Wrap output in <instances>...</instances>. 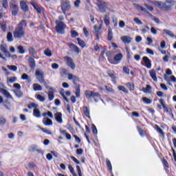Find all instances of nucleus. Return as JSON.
Here are the masks:
<instances>
[{
	"instance_id": "nucleus-41",
	"label": "nucleus",
	"mask_w": 176,
	"mask_h": 176,
	"mask_svg": "<svg viewBox=\"0 0 176 176\" xmlns=\"http://www.w3.org/2000/svg\"><path fill=\"white\" fill-rule=\"evenodd\" d=\"M1 3L4 9H8L9 8V3L8 0H1Z\"/></svg>"
},
{
	"instance_id": "nucleus-54",
	"label": "nucleus",
	"mask_w": 176,
	"mask_h": 176,
	"mask_svg": "<svg viewBox=\"0 0 176 176\" xmlns=\"http://www.w3.org/2000/svg\"><path fill=\"white\" fill-rule=\"evenodd\" d=\"M28 108H29V109H31L32 108H34V109H36V108H38V104L34 103V102H30L28 105Z\"/></svg>"
},
{
	"instance_id": "nucleus-5",
	"label": "nucleus",
	"mask_w": 176,
	"mask_h": 176,
	"mask_svg": "<svg viewBox=\"0 0 176 176\" xmlns=\"http://www.w3.org/2000/svg\"><path fill=\"white\" fill-rule=\"evenodd\" d=\"M10 8L11 9L12 16H14L16 17V16L19 14V12L20 10L19 5L16 3V1L14 0H11V2L10 3Z\"/></svg>"
},
{
	"instance_id": "nucleus-34",
	"label": "nucleus",
	"mask_w": 176,
	"mask_h": 176,
	"mask_svg": "<svg viewBox=\"0 0 176 176\" xmlns=\"http://www.w3.org/2000/svg\"><path fill=\"white\" fill-rule=\"evenodd\" d=\"M35 97L36 98V100H38V101H40L41 102H44V101H45L46 98H45V96L41 95V94H36Z\"/></svg>"
},
{
	"instance_id": "nucleus-38",
	"label": "nucleus",
	"mask_w": 176,
	"mask_h": 176,
	"mask_svg": "<svg viewBox=\"0 0 176 176\" xmlns=\"http://www.w3.org/2000/svg\"><path fill=\"white\" fill-rule=\"evenodd\" d=\"M94 30H95V34L96 35L97 39H100V30H101V28H98V26L95 25Z\"/></svg>"
},
{
	"instance_id": "nucleus-19",
	"label": "nucleus",
	"mask_w": 176,
	"mask_h": 176,
	"mask_svg": "<svg viewBox=\"0 0 176 176\" xmlns=\"http://www.w3.org/2000/svg\"><path fill=\"white\" fill-rule=\"evenodd\" d=\"M43 123L45 126H53V121L47 117L43 119Z\"/></svg>"
},
{
	"instance_id": "nucleus-1",
	"label": "nucleus",
	"mask_w": 176,
	"mask_h": 176,
	"mask_svg": "<svg viewBox=\"0 0 176 176\" xmlns=\"http://www.w3.org/2000/svg\"><path fill=\"white\" fill-rule=\"evenodd\" d=\"M25 27H27V21L23 19L15 28V30L13 32L14 39H21V38L25 36V29H24Z\"/></svg>"
},
{
	"instance_id": "nucleus-30",
	"label": "nucleus",
	"mask_w": 176,
	"mask_h": 176,
	"mask_svg": "<svg viewBox=\"0 0 176 176\" xmlns=\"http://www.w3.org/2000/svg\"><path fill=\"white\" fill-rule=\"evenodd\" d=\"M33 90L34 91H42V86L39 84L34 83L33 84Z\"/></svg>"
},
{
	"instance_id": "nucleus-46",
	"label": "nucleus",
	"mask_w": 176,
	"mask_h": 176,
	"mask_svg": "<svg viewBox=\"0 0 176 176\" xmlns=\"http://www.w3.org/2000/svg\"><path fill=\"white\" fill-rule=\"evenodd\" d=\"M142 100L144 104H152V100L146 97H143Z\"/></svg>"
},
{
	"instance_id": "nucleus-57",
	"label": "nucleus",
	"mask_w": 176,
	"mask_h": 176,
	"mask_svg": "<svg viewBox=\"0 0 176 176\" xmlns=\"http://www.w3.org/2000/svg\"><path fill=\"white\" fill-rule=\"evenodd\" d=\"M48 99L50 101H53V100H54V93H53V91H50L48 93Z\"/></svg>"
},
{
	"instance_id": "nucleus-18",
	"label": "nucleus",
	"mask_w": 176,
	"mask_h": 176,
	"mask_svg": "<svg viewBox=\"0 0 176 176\" xmlns=\"http://www.w3.org/2000/svg\"><path fill=\"white\" fill-rule=\"evenodd\" d=\"M28 63H29V67L32 68V69H35L36 67V63H35V59L32 57H30L28 59Z\"/></svg>"
},
{
	"instance_id": "nucleus-16",
	"label": "nucleus",
	"mask_w": 176,
	"mask_h": 176,
	"mask_svg": "<svg viewBox=\"0 0 176 176\" xmlns=\"http://www.w3.org/2000/svg\"><path fill=\"white\" fill-rule=\"evenodd\" d=\"M68 79L69 80H72L74 85H76V83H78V82L80 80V78L77 76L72 74H68Z\"/></svg>"
},
{
	"instance_id": "nucleus-2",
	"label": "nucleus",
	"mask_w": 176,
	"mask_h": 176,
	"mask_svg": "<svg viewBox=\"0 0 176 176\" xmlns=\"http://www.w3.org/2000/svg\"><path fill=\"white\" fill-rule=\"evenodd\" d=\"M154 4L157 6L161 10H166L167 12L171 10V8L175 6V1L174 0H166V1H155Z\"/></svg>"
},
{
	"instance_id": "nucleus-48",
	"label": "nucleus",
	"mask_w": 176,
	"mask_h": 176,
	"mask_svg": "<svg viewBox=\"0 0 176 176\" xmlns=\"http://www.w3.org/2000/svg\"><path fill=\"white\" fill-rule=\"evenodd\" d=\"M6 123V118L0 114V125L3 126Z\"/></svg>"
},
{
	"instance_id": "nucleus-21",
	"label": "nucleus",
	"mask_w": 176,
	"mask_h": 176,
	"mask_svg": "<svg viewBox=\"0 0 176 176\" xmlns=\"http://www.w3.org/2000/svg\"><path fill=\"white\" fill-rule=\"evenodd\" d=\"M132 38L130 37L129 36H124L121 37V41L124 43H131V41H132Z\"/></svg>"
},
{
	"instance_id": "nucleus-58",
	"label": "nucleus",
	"mask_w": 176,
	"mask_h": 176,
	"mask_svg": "<svg viewBox=\"0 0 176 176\" xmlns=\"http://www.w3.org/2000/svg\"><path fill=\"white\" fill-rule=\"evenodd\" d=\"M108 61L110 63V64H113V65H116L118 64V62L116 61L115 58H108Z\"/></svg>"
},
{
	"instance_id": "nucleus-61",
	"label": "nucleus",
	"mask_w": 176,
	"mask_h": 176,
	"mask_svg": "<svg viewBox=\"0 0 176 176\" xmlns=\"http://www.w3.org/2000/svg\"><path fill=\"white\" fill-rule=\"evenodd\" d=\"M71 34L72 38H76V36H79V34L75 30H71Z\"/></svg>"
},
{
	"instance_id": "nucleus-36",
	"label": "nucleus",
	"mask_w": 176,
	"mask_h": 176,
	"mask_svg": "<svg viewBox=\"0 0 176 176\" xmlns=\"http://www.w3.org/2000/svg\"><path fill=\"white\" fill-rule=\"evenodd\" d=\"M33 115L35 118H41V111L38 108L34 109L33 110Z\"/></svg>"
},
{
	"instance_id": "nucleus-50",
	"label": "nucleus",
	"mask_w": 176,
	"mask_h": 176,
	"mask_svg": "<svg viewBox=\"0 0 176 176\" xmlns=\"http://www.w3.org/2000/svg\"><path fill=\"white\" fill-rule=\"evenodd\" d=\"M112 23L113 24V28H116V27H118V18L115 16H112Z\"/></svg>"
},
{
	"instance_id": "nucleus-47",
	"label": "nucleus",
	"mask_w": 176,
	"mask_h": 176,
	"mask_svg": "<svg viewBox=\"0 0 176 176\" xmlns=\"http://www.w3.org/2000/svg\"><path fill=\"white\" fill-rule=\"evenodd\" d=\"M126 86L128 87V89H129V90L131 91H133L135 87H134V84L131 83V82H127L126 84Z\"/></svg>"
},
{
	"instance_id": "nucleus-7",
	"label": "nucleus",
	"mask_w": 176,
	"mask_h": 176,
	"mask_svg": "<svg viewBox=\"0 0 176 176\" xmlns=\"http://www.w3.org/2000/svg\"><path fill=\"white\" fill-rule=\"evenodd\" d=\"M85 97L86 98H97L100 97V93L98 92H94L93 91L90 90H86L85 91Z\"/></svg>"
},
{
	"instance_id": "nucleus-33",
	"label": "nucleus",
	"mask_w": 176,
	"mask_h": 176,
	"mask_svg": "<svg viewBox=\"0 0 176 176\" xmlns=\"http://www.w3.org/2000/svg\"><path fill=\"white\" fill-rule=\"evenodd\" d=\"M112 39H113V32H112V29L109 28L107 41H109L111 42Z\"/></svg>"
},
{
	"instance_id": "nucleus-31",
	"label": "nucleus",
	"mask_w": 176,
	"mask_h": 176,
	"mask_svg": "<svg viewBox=\"0 0 176 176\" xmlns=\"http://www.w3.org/2000/svg\"><path fill=\"white\" fill-rule=\"evenodd\" d=\"M60 134H63V135H65L67 140H71L72 137L71 136V134L67 133V130H60Z\"/></svg>"
},
{
	"instance_id": "nucleus-53",
	"label": "nucleus",
	"mask_w": 176,
	"mask_h": 176,
	"mask_svg": "<svg viewBox=\"0 0 176 176\" xmlns=\"http://www.w3.org/2000/svg\"><path fill=\"white\" fill-rule=\"evenodd\" d=\"M17 49L19 50V54H24V53H25V50H24V47L21 45L18 46Z\"/></svg>"
},
{
	"instance_id": "nucleus-8",
	"label": "nucleus",
	"mask_w": 176,
	"mask_h": 176,
	"mask_svg": "<svg viewBox=\"0 0 176 176\" xmlns=\"http://www.w3.org/2000/svg\"><path fill=\"white\" fill-rule=\"evenodd\" d=\"M64 60L65 61L67 67H69V68H71L72 69H75L76 65H75V63H74V60L72 59V58L69 56H65Z\"/></svg>"
},
{
	"instance_id": "nucleus-59",
	"label": "nucleus",
	"mask_w": 176,
	"mask_h": 176,
	"mask_svg": "<svg viewBox=\"0 0 176 176\" xmlns=\"http://www.w3.org/2000/svg\"><path fill=\"white\" fill-rule=\"evenodd\" d=\"M162 164H163L164 168H170L168 162H167V160H166V159L162 160Z\"/></svg>"
},
{
	"instance_id": "nucleus-35",
	"label": "nucleus",
	"mask_w": 176,
	"mask_h": 176,
	"mask_svg": "<svg viewBox=\"0 0 176 176\" xmlns=\"http://www.w3.org/2000/svg\"><path fill=\"white\" fill-rule=\"evenodd\" d=\"M137 130L140 135V137H144V135H145L146 134V131H145L144 130H142V128H140V126H137Z\"/></svg>"
},
{
	"instance_id": "nucleus-23",
	"label": "nucleus",
	"mask_w": 176,
	"mask_h": 176,
	"mask_svg": "<svg viewBox=\"0 0 176 176\" xmlns=\"http://www.w3.org/2000/svg\"><path fill=\"white\" fill-rule=\"evenodd\" d=\"M149 74L153 80H154V82H157V77H156V70L153 69L150 70Z\"/></svg>"
},
{
	"instance_id": "nucleus-60",
	"label": "nucleus",
	"mask_w": 176,
	"mask_h": 176,
	"mask_svg": "<svg viewBox=\"0 0 176 176\" xmlns=\"http://www.w3.org/2000/svg\"><path fill=\"white\" fill-rule=\"evenodd\" d=\"M29 54L30 56H36V51L33 48L29 49Z\"/></svg>"
},
{
	"instance_id": "nucleus-26",
	"label": "nucleus",
	"mask_w": 176,
	"mask_h": 176,
	"mask_svg": "<svg viewBox=\"0 0 176 176\" xmlns=\"http://www.w3.org/2000/svg\"><path fill=\"white\" fill-rule=\"evenodd\" d=\"M122 58L123 54H122V53H119L114 56V60H116V63H117V64H119V63L122 61Z\"/></svg>"
},
{
	"instance_id": "nucleus-32",
	"label": "nucleus",
	"mask_w": 176,
	"mask_h": 176,
	"mask_svg": "<svg viewBox=\"0 0 176 176\" xmlns=\"http://www.w3.org/2000/svg\"><path fill=\"white\" fill-rule=\"evenodd\" d=\"M142 91L144 93H151L152 91V87L150 85H147L146 87L142 88Z\"/></svg>"
},
{
	"instance_id": "nucleus-51",
	"label": "nucleus",
	"mask_w": 176,
	"mask_h": 176,
	"mask_svg": "<svg viewBox=\"0 0 176 176\" xmlns=\"http://www.w3.org/2000/svg\"><path fill=\"white\" fill-rule=\"evenodd\" d=\"M44 54L47 56V57H52V51L49 48H47L44 51Z\"/></svg>"
},
{
	"instance_id": "nucleus-25",
	"label": "nucleus",
	"mask_w": 176,
	"mask_h": 176,
	"mask_svg": "<svg viewBox=\"0 0 176 176\" xmlns=\"http://www.w3.org/2000/svg\"><path fill=\"white\" fill-rule=\"evenodd\" d=\"M1 93H2V94L6 97V98H13L12 95H10V93L5 89H1Z\"/></svg>"
},
{
	"instance_id": "nucleus-42",
	"label": "nucleus",
	"mask_w": 176,
	"mask_h": 176,
	"mask_svg": "<svg viewBox=\"0 0 176 176\" xmlns=\"http://www.w3.org/2000/svg\"><path fill=\"white\" fill-rule=\"evenodd\" d=\"M75 94L77 98L80 97V85H78V87H76Z\"/></svg>"
},
{
	"instance_id": "nucleus-13",
	"label": "nucleus",
	"mask_w": 176,
	"mask_h": 176,
	"mask_svg": "<svg viewBox=\"0 0 176 176\" xmlns=\"http://www.w3.org/2000/svg\"><path fill=\"white\" fill-rule=\"evenodd\" d=\"M142 60L145 64L146 68L151 69V68H152V61L149 59V58H148V56H143Z\"/></svg>"
},
{
	"instance_id": "nucleus-4",
	"label": "nucleus",
	"mask_w": 176,
	"mask_h": 176,
	"mask_svg": "<svg viewBox=\"0 0 176 176\" xmlns=\"http://www.w3.org/2000/svg\"><path fill=\"white\" fill-rule=\"evenodd\" d=\"M60 9L63 14H67V12L71 10V1L69 0H62L60 1Z\"/></svg>"
},
{
	"instance_id": "nucleus-24",
	"label": "nucleus",
	"mask_w": 176,
	"mask_h": 176,
	"mask_svg": "<svg viewBox=\"0 0 176 176\" xmlns=\"http://www.w3.org/2000/svg\"><path fill=\"white\" fill-rule=\"evenodd\" d=\"M85 130H86V132L85 133V137L86 138L87 142L89 144H91V142L90 141V139L89 138V135H87V133L90 134V128L87 125H85Z\"/></svg>"
},
{
	"instance_id": "nucleus-45",
	"label": "nucleus",
	"mask_w": 176,
	"mask_h": 176,
	"mask_svg": "<svg viewBox=\"0 0 176 176\" xmlns=\"http://www.w3.org/2000/svg\"><path fill=\"white\" fill-rule=\"evenodd\" d=\"M0 27L3 32H6V30H7L6 23L5 22L0 23Z\"/></svg>"
},
{
	"instance_id": "nucleus-3",
	"label": "nucleus",
	"mask_w": 176,
	"mask_h": 176,
	"mask_svg": "<svg viewBox=\"0 0 176 176\" xmlns=\"http://www.w3.org/2000/svg\"><path fill=\"white\" fill-rule=\"evenodd\" d=\"M56 25L55 26V30L57 34H60L61 35L65 34V28H67V25L63 21H55Z\"/></svg>"
},
{
	"instance_id": "nucleus-49",
	"label": "nucleus",
	"mask_w": 176,
	"mask_h": 176,
	"mask_svg": "<svg viewBox=\"0 0 176 176\" xmlns=\"http://www.w3.org/2000/svg\"><path fill=\"white\" fill-rule=\"evenodd\" d=\"M40 130H41V131H43V133H45V134H48V135H52V134L51 131H49L48 129H45V128L40 127Z\"/></svg>"
},
{
	"instance_id": "nucleus-62",
	"label": "nucleus",
	"mask_w": 176,
	"mask_h": 176,
	"mask_svg": "<svg viewBox=\"0 0 176 176\" xmlns=\"http://www.w3.org/2000/svg\"><path fill=\"white\" fill-rule=\"evenodd\" d=\"M91 129H92L93 134H97V133H98L97 127L96 126V125L94 124H92Z\"/></svg>"
},
{
	"instance_id": "nucleus-22",
	"label": "nucleus",
	"mask_w": 176,
	"mask_h": 176,
	"mask_svg": "<svg viewBox=\"0 0 176 176\" xmlns=\"http://www.w3.org/2000/svg\"><path fill=\"white\" fill-rule=\"evenodd\" d=\"M82 108L85 116H86V118H88V119H91V117L90 116V109H89V107L85 106Z\"/></svg>"
},
{
	"instance_id": "nucleus-40",
	"label": "nucleus",
	"mask_w": 176,
	"mask_h": 176,
	"mask_svg": "<svg viewBox=\"0 0 176 176\" xmlns=\"http://www.w3.org/2000/svg\"><path fill=\"white\" fill-rule=\"evenodd\" d=\"M60 94L63 97V100L66 101V102H69V100L65 96V92L64 91V89H61V91H60Z\"/></svg>"
},
{
	"instance_id": "nucleus-9",
	"label": "nucleus",
	"mask_w": 176,
	"mask_h": 176,
	"mask_svg": "<svg viewBox=\"0 0 176 176\" xmlns=\"http://www.w3.org/2000/svg\"><path fill=\"white\" fill-rule=\"evenodd\" d=\"M19 5H20L21 10H22L23 13H28V12H30V6L27 3V1L24 0H21L19 2Z\"/></svg>"
},
{
	"instance_id": "nucleus-14",
	"label": "nucleus",
	"mask_w": 176,
	"mask_h": 176,
	"mask_svg": "<svg viewBox=\"0 0 176 176\" xmlns=\"http://www.w3.org/2000/svg\"><path fill=\"white\" fill-rule=\"evenodd\" d=\"M30 5H32V6L34 8V9L37 12L38 14H42V9H43V7H39V6H38V3L34 1L30 2Z\"/></svg>"
},
{
	"instance_id": "nucleus-20",
	"label": "nucleus",
	"mask_w": 176,
	"mask_h": 176,
	"mask_svg": "<svg viewBox=\"0 0 176 176\" xmlns=\"http://www.w3.org/2000/svg\"><path fill=\"white\" fill-rule=\"evenodd\" d=\"M155 130H156L157 133L160 134V135L162 138H164V137H165L164 132L163 131V129H162V128H160V126H159V125H157V124L155 125Z\"/></svg>"
},
{
	"instance_id": "nucleus-64",
	"label": "nucleus",
	"mask_w": 176,
	"mask_h": 176,
	"mask_svg": "<svg viewBox=\"0 0 176 176\" xmlns=\"http://www.w3.org/2000/svg\"><path fill=\"white\" fill-rule=\"evenodd\" d=\"M70 157H71L72 160H73L76 163V164H80V162H79L78 160V159H76V157H75L74 156H71Z\"/></svg>"
},
{
	"instance_id": "nucleus-6",
	"label": "nucleus",
	"mask_w": 176,
	"mask_h": 176,
	"mask_svg": "<svg viewBox=\"0 0 176 176\" xmlns=\"http://www.w3.org/2000/svg\"><path fill=\"white\" fill-rule=\"evenodd\" d=\"M96 6L101 13H105L108 8V3L102 0H96Z\"/></svg>"
},
{
	"instance_id": "nucleus-29",
	"label": "nucleus",
	"mask_w": 176,
	"mask_h": 176,
	"mask_svg": "<svg viewBox=\"0 0 176 176\" xmlns=\"http://www.w3.org/2000/svg\"><path fill=\"white\" fill-rule=\"evenodd\" d=\"M104 23L107 27H109L111 21H109V14H106L104 17Z\"/></svg>"
},
{
	"instance_id": "nucleus-63",
	"label": "nucleus",
	"mask_w": 176,
	"mask_h": 176,
	"mask_svg": "<svg viewBox=\"0 0 176 176\" xmlns=\"http://www.w3.org/2000/svg\"><path fill=\"white\" fill-rule=\"evenodd\" d=\"M16 80H17V77L14 76V77H10L8 80V82L10 83H14V82H16Z\"/></svg>"
},
{
	"instance_id": "nucleus-12",
	"label": "nucleus",
	"mask_w": 176,
	"mask_h": 176,
	"mask_svg": "<svg viewBox=\"0 0 176 176\" xmlns=\"http://www.w3.org/2000/svg\"><path fill=\"white\" fill-rule=\"evenodd\" d=\"M35 75L36 76V79L40 82V83H43V82H45V80L43 79V75H45V74L41 72V70H36Z\"/></svg>"
},
{
	"instance_id": "nucleus-55",
	"label": "nucleus",
	"mask_w": 176,
	"mask_h": 176,
	"mask_svg": "<svg viewBox=\"0 0 176 176\" xmlns=\"http://www.w3.org/2000/svg\"><path fill=\"white\" fill-rule=\"evenodd\" d=\"M7 67L8 68V69H10V71H13L14 72H16V71H17V66L16 65H7Z\"/></svg>"
},
{
	"instance_id": "nucleus-11",
	"label": "nucleus",
	"mask_w": 176,
	"mask_h": 176,
	"mask_svg": "<svg viewBox=\"0 0 176 176\" xmlns=\"http://www.w3.org/2000/svg\"><path fill=\"white\" fill-rule=\"evenodd\" d=\"M107 75L111 78V80L114 85H116V73L113 70H108L107 72Z\"/></svg>"
},
{
	"instance_id": "nucleus-43",
	"label": "nucleus",
	"mask_w": 176,
	"mask_h": 176,
	"mask_svg": "<svg viewBox=\"0 0 176 176\" xmlns=\"http://www.w3.org/2000/svg\"><path fill=\"white\" fill-rule=\"evenodd\" d=\"M42 116H43L44 118L48 116V118L53 119V113L48 111L47 112L43 113Z\"/></svg>"
},
{
	"instance_id": "nucleus-37",
	"label": "nucleus",
	"mask_w": 176,
	"mask_h": 176,
	"mask_svg": "<svg viewBox=\"0 0 176 176\" xmlns=\"http://www.w3.org/2000/svg\"><path fill=\"white\" fill-rule=\"evenodd\" d=\"M164 32L166 34L168 35L169 36H170V38H175V34H173V32H171L170 30H163Z\"/></svg>"
},
{
	"instance_id": "nucleus-17",
	"label": "nucleus",
	"mask_w": 176,
	"mask_h": 176,
	"mask_svg": "<svg viewBox=\"0 0 176 176\" xmlns=\"http://www.w3.org/2000/svg\"><path fill=\"white\" fill-rule=\"evenodd\" d=\"M55 120L58 122V123H63V113L61 112H56L54 114Z\"/></svg>"
},
{
	"instance_id": "nucleus-39",
	"label": "nucleus",
	"mask_w": 176,
	"mask_h": 176,
	"mask_svg": "<svg viewBox=\"0 0 176 176\" xmlns=\"http://www.w3.org/2000/svg\"><path fill=\"white\" fill-rule=\"evenodd\" d=\"M118 90H120V91H123V93H124L125 94H129V91L127 90V89H126V87H124V86L123 85H120L118 87Z\"/></svg>"
},
{
	"instance_id": "nucleus-56",
	"label": "nucleus",
	"mask_w": 176,
	"mask_h": 176,
	"mask_svg": "<svg viewBox=\"0 0 176 176\" xmlns=\"http://www.w3.org/2000/svg\"><path fill=\"white\" fill-rule=\"evenodd\" d=\"M15 96H16V97H19V98H21V97H23V93L21 92V91H20V89H17L14 91Z\"/></svg>"
},
{
	"instance_id": "nucleus-27",
	"label": "nucleus",
	"mask_w": 176,
	"mask_h": 176,
	"mask_svg": "<svg viewBox=\"0 0 176 176\" xmlns=\"http://www.w3.org/2000/svg\"><path fill=\"white\" fill-rule=\"evenodd\" d=\"M160 103L163 107V108L166 111V112H170V111H171V108H168L166 106V104H164V99H160Z\"/></svg>"
},
{
	"instance_id": "nucleus-52",
	"label": "nucleus",
	"mask_w": 176,
	"mask_h": 176,
	"mask_svg": "<svg viewBox=\"0 0 176 176\" xmlns=\"http://www.w3.org/2000/svg\"><path fill=\"white\" fill-rule=\"evenodd\" d=\"M106 164L110 170V173H112V164H111V161L109 160H106Z\"/></svg>"
},
{
	"instance_id": "nucleus-10",
	"label": "nucleus",
	"mask_w": 176,
	"mask_h": 176,
	"mask_svg": "<svg viewBox=\"0 0 176 176\" xmlns=\"http://www.w3.org/2000/svg\"><path fill=\"white\" fill-rule=\"evenodd\" d=\"M0 50L5 54L6 57L10 58V52L8 51V45L6 44H1L0 45Z\"/></svg>"
},
{
	"instance_id": "nucleus-44",
	"label": "nucleus",
	"mask_w": 176,
	"mask_h": 176,
	"mask_svg": "<svg viewBox=\"0 0 176 176\" xmlns=\"http://www.w3.org/2000/svg\"><path fill=\"white\" fill-rule=\"evenodd\" d=\"M7 41L8 42H13V34L10 32L7 34Z\"/></svg>"
},
{
	"instance_id": "nucleus-15",
	"label": "nucleus",
	"mask_w": 176,
	"mask_h": 176,
	"mask_svg": "<svg viewBox=\"0 0 176 176\" xmlns=\"http://www.w3.org/2000/svg\"><path fill=\"white\" fill-rule=\"evenodd\" d=\"M67 46H69V49L74 50L75 53H77V54H79V53H80V50L78 46H76V45L74 44V43H69L67 44Z\"/></svg>"
},
{
	"instance_id": "nucleus-28",
	"label": "nucleus",
	"mask_w": 176,
	"mask_h": 176,
	"mask_svg": "<svg viewBox=\"0 0 176 176\" xmlns=\"http://www.w3.org/2000/svg\"><path fill=\"white\" fill-rule=\"evenodd\" d=\"M77 41L78 45H79V46L81 47L82 49H85V47L86 46V43L80 38H77Z\"/></svg>"
}]
</instances>
